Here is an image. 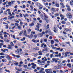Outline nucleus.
<instances>
[{
  "instance_id": "f257e3e1",
  "label": "nucleus",
  "mask_w": 73,
  "mask_h": 73,
  "mask_svg": "<svg viewBox=\"0 0 73 73\" xmlns=\"http://www.w3.org/2000/svg\"><path fill=\"white\" fill-rule=\"evenodd\" d=\"M44 16L42 15H41L40 17H41V18L43 20H45L46 21V23H48L49 21V20L48 19V16L45 13H44Z\"/></svg>"
},
{
  "instance_id": "f03ea898",
  "label": "nucleus",
  "mask_w": 73,
  "mask_h": 73,
  "mask_svg": "<svg viewBox=\"0 0 73 73\" xmlns=\"http://www.w3.org/2000/svg\"><path fill=\"white\" fill-rule=\"evenodd\" d=\"M24 35L26 36V37H29V38H31V37H33V35L32 34H31L30 36L29 35H27V33H26V30H25L24 31Z\"/></svg>"
},
{
  "instance_id": "7ed1b4c3",
  "label": "nucleus",
  "mask_w": 73,
  "mask_h": 73,
  "mask_svg": "<svg viewBox=\"0 0 73 73\" xmlns=\"http://www.w3.org/2000/svg\"><path fill=\"white\" fill-rule=\"evenodd\" d=\"M66 16L69 19H72V15L70 13H67L66 14Z\"/></svg>"
},
{
  "instance_id": "20e7f679",
  "label": "nucleus",
  "mask_w": 73,
  "mask_h": 73,
  "mask_svg": "<svg viewBox=\"0 0 73 73\" xmlns=\"http://www.w3.org/2000/svg\"><path fill=\"white\" fill-rule=\"evenodd\" d=\"M45 71L46 73H51L52 72V69H46L45 70Z\"/></svg>"
},
{
  "instance_id": "39448f33",
  "label": "nucleus",
  "mask_w": 73,
  "mask_h": 73,
  "mask_svg": "<svg viewBox=\"0 0 73 73\" xmlns=\"http://www.w3.org/2000/svg\"><path fill=\"white\" fill-rule=\"evenodd\" d=\"M31 65H32V68H33V69H35V66H36V64L33 63H31Z\"/></svg>"
},
{
  "instance_id": "423d86ee",
  "label": "nucleus",
  "mask_w": 73,
  "mask_h": 73,
  "mask_svg": "<svg viewBox=\"0 0 73 73\" xmlns=\"http://www.w3.org/2000/svg\"><path fill=\"white\" fill-rule=\"evenodd\" d=\"M23 15L24 16V18H25V20H27V18H26V17H29V15L27 14H23Z\"/></svg>"
},
{
  "instance_id": "0eeeda50",
  "label": "nucleus",
  "mask_w": 73,
  "mask_h": 73,
  "mask_svg": "<svg viewBox=\"0 0 73 73\" xmlns=\"http://www.w3.org/2000/svg\"><path fill=\"white\" fill-rule=\"evenodd\" d=\"M66 7L67 8V10H68V11H71V9L70 8V6L69 5H67L66 6Z\"/></svg>"
},
{
  "instance_id": "6e6552de",
  "label": "nucleus",
  "mask_w": 73,
  "mask_h": 73,
  "mask_svg": "<svg viewBox=\"0 0 73 73\" xmlns=\"http://www.w3.org/2000/svg\"><path fill=\"white\" fill-rule=\"evenodd\" d=\"M44 70V68H41L40 69V70L39 71V73H45V71H43Z\"/></svg>"
},
{
  "instance_id": "1a4fd4ad",
  "label": "nucleus",
  "mask_w": 73,
  "mask_h": 73,
  "mask_svg": "<svg viewBox=\"0 0 73 73\" xmlns=\"http://www.w3.org/2000/svg\"><path fill=\"white\" fill-rule=\"evenodd\" d=\"M6 12H8V15H10L11 13V12L10 11V9H7L6 10Z\"/></svg>"
},
{
  "instance_id": "9d476101",
  "label": "nucleus",
  "mask_w": 73,
  "mask_h": 73,
  "mask_svg": "<svg viewBox=\"0 0 73 73\" xmlns=\"http://www.w3.org/2000/svg\"><path fill=\"white\" fill-rule=\"evenodd\" d=\"M60 17H61V20H64V16L62 15L61 14L60 15Z\"/></svg>"
},
{
  "instance_id": "9b49d317",
  "label": "nucleus",
  "mask_w": 73,
  "mask_h": 73,
  "mask_svg": "<svg viewBox=\"0 0 73 73\" xmlns=\"http://www.w3.org/2000/svg\"><path fill=\"white\" fill-rule=\"evenodd\" d=\"M37 25H36V28H39V29L40 28V26H41V25L39 23H37Z\"/></svg>"
},
{
  "instance_id": "f8f14e48",
  "label": "nucleus",
  "mask_w": 73,
  "mask_h": 73,
  "mask_svg": "<svg viewBox=\"0 0 73 73\" xmlns=\"http://www.w3.org/2000/svg\"><path fill=\"white\" fill-rule=\"evenodd\" d=\"M44 49H43L42 50V52H44V51H46V52L47 51V48H44Z\"/></svg>"
},
{
  "instance_id": "ddd939ff",
  "label": "nucleus",
  "mask_w": 73,
  "mask_h": 73,
  "mask_svg": "<svg viewBox=\"0 0 73 73\" xmlns=\"http://www.w3.org/2000/svg\"><path fill=\"white\" fill-rule=\"evenodd\" d=\"M36 4L38 7H41V4H40L39 3H37V2L36 3Z\"/></svg>"
},
{
  "instance_id": "4468645a",
  "label": "nucleus",
  "mask_w": 73,
  "mask_h": 73,
  "mask_svg": "<svg viewBox=\"0 0 73 73\" xmlns=\"http://www.w3.org/2000/svg\"><path fill=\"white\" fill-rule=\"evenodd\" d=\"M7 60H8L9 61H11V59L9 57V55H7Z\"/></svg>"
},
{
  "instance_id": "2eb2a0df",
  "label": "nucleus",
  "mask_w": 73,
  "mask_h": 73,
  "mask_svg": "<svg viewBox=\"0 0 73 73\" xmlns=\"http://www.w3.org/2000/svg\"><path fill=\"white\" fill-rule=\"evenodd\" d=\"M38 55H39V56H41V55H42V52L41 51H38Z\"/></svg>"
},
{
  "instance_id": "dca6fc26",
  "label": "nucleus",
  "mask_w": 73,
  "mask_h": 73,
  "mask_svg": "<svg viewBox=\"0 0 73 73\" xmlns=\"http://www.w3.org/2000/svg\"><path fill=\"white\" fill-rule=\"evenodd\" d=\"M4 40L5 41L7 42H9V40H8L7 38H5Z\"/></svg>"
},
{
  "instance_id": "f3484780",
  "label": "nucleus",
  "mask_w": 73,
  "mask_h": 73,
  "mask_svg": "<svg viewBox=\"0 0 73 73\" xmlns=\"http://www.w3.org/2000/svg\"><path fill=\"white\" fill-rule=\"evenodd\" d=\"M51 10L52 11L54 12H56V9H55L52 8L51 9Z\"/></svg>"
},
{
  "instance_id": "a211bd4d",
  "label": "nucleus",
  "mask_w": 73,
  "mask_h": 73,
  "mask_svg": "<svg viewBox=\"0 0 73 73\" xmlns=\"http://www.w3.org/2000/svg\"><path fill=\"white\" fill-rule=\"evenodd\" d=\"M54 69H58L60 68V67H59V66H54Z\"/></svg>"
},
{
  "instance_id": "6ab92c4d",
  "label": "nucleus",
  "mask_w": 73,
  "mask_h": 73,
  "mask_svg": "<svg viewBox=\"0 0 73 73\" xmlns=\"http://www.w3.org/2000/svg\"><path fill=\"white\" fill-rule=\"evenodd\" d=\"M8 4L10 6V7L12 6V3H11V2H8Z\"/></svg>"
},
{
  "instance_id": "aec40b11",
  "label": "nucleus",
  "mask_w": 73,
  "mask_h": 73,
  "mask_svg": "<svg viewBox=\"0 0 73 73\" xmlns=\"http://www.w3.org/2000/svg\"><path fill=\"white\" fill-rule=\"evenodd\" d=\"M64 31L65 32H68V29L64 28Z\"/></svg>"
},
{
  "instance_id": "412c9836",
  "label": "nucleus",
  "mask_w": 73,
  "mask_h": 73,
  "mask_svg": "<svg viewBox=\"0 0 73 73\" xmlns=\"http://www.w3.org/2000/svg\"><path fill=\"white\" fill-rule=\"evenodd\" d=\"M32 41L35 43H37V42L36 41V40L35 39H33L32 40Z\"/></svg>"
},
{
  "instance_id": "4be33fe9",
  "label": "nucleus",
  "mask_w": 73,
  "mask_h": 73,
  "mask_svg": "<svg viewBox=\"0 0 73 73\" xmlns=\"http://www.w3.org/2000/svg\"><path fill=\"white\" fill-rule=\"evenodd\" d=\"M8 49H10L11 50H12V47H11V46L9 45L7 47Z\"/></svg>"
},
{
  "instance_id": "5701e85b",
  "label": "nucleus",
  "mask_w": 73,
  "mask_h": 73,
  "mask_svg": "<svg viewBox=\"0 0 73 73\" xmlns=\"http://www.w3.org/2000/svg\"><path fill=\"white\" fill-rule=\"evenodd\" d=\"M67 66H68L69 68H70L71 66V64H67Z\"/></svg>"
},
{
  "instance_id": "b1692460",
  "label": "nucleus",
  "mask_w": 73,
  "mask_h": 73,
  "mask_svg": "<svg viewBox=\"0 0 73 73\" xmlns=\"http://www.w3.org/2000/svg\"><path fill=\"white\" fill-rule=\"evenodd\" d=\"M38 35L39 36V37H42V34H41V33H39L38 34Z\"/></svg>"
},
{
  "instance_id": "393cba45",
  "label": "nucleus",
  "mask_w": 73,
  "mask_h": 73,
  "mask_svg": "<svg viewBox=\"0 0 73 73\" xmlns=\"http://www.w3.org/2000/svg\"><path fill=\"white\" fill-rule=\"evenodd\" d=\"M61 23L62 24H66V22L64 21H62L61 22Z\"/></svg>"
},
{
  "instance_id": "a878e982",
  "label": "nucleus",
  "mask_w": 73,
  "mask_h": 73,
  "mask_svg": "<svg viewBox=\"0 0 73 73\" xmlns=\"http://www.w3.org/2000/svg\"><path fill=\"white\" fill-rule=\"evenodd\" d=\"M70 5H73V1H70Z\"/></svg>"
},
{
  "instance_id": "bb28decb",
  "label": "nucleus",
  "mask_w": 73,
  "mask_h": 73,
  "mask_svg": "<svg viewBox=\"0 0 73 73\" xmlns=\"http://www.w3.org/2000/svg\"><path fill=\"white\" fill-rule=\"evenodd\" d=\"M34 25V23H32L30 25H29V26L30 27H32V26H33V25Z\"/></svg>"
},
{
  "instance_id": "cd10ccee",
  "label": "nucleus",
  "mask_w": 73,
  "mask_h": 73,
  "mask_svg": "<svg viewBox=\"0 0 73 73\" xmlns=\"http://www.w3.org/2000/svg\"><path fill=\"white\" fill-rule=\"evenodd\" d=\"M54 32H55V33H57V31H56V29H55V27H54Z\"/></svg>"
},
{
  "instance_id": "c85d7f7f",
  "label": "nucleus",
  "mask_w": 73,
  "mask_h": 73,
  "mask_svg": "<svg viewBox=\"0 0 73 73\" xmlns=\"http://www.w3.org/2000/svg\"><path fill=\"white\" fill-rule=\"evenodd\" d=\"M23 39H22L21 40V41H24V40H25V38L23 37Z\"/></svg>"
},
{
  "instance_id": "c756f323",
  "label": "nucleus",
  "mask_w": 73,
  "mask_h": 73,
  "mask_svg": "<svg viewBox=\"0 0 73 73\" xmlns=\"http://www.w3.org/2000/svg\"><path fill=\"white\" fill-rule=\"evenodd\" d=\"M60 49H61V48H57L56 47V50H60Z\"/></svg>"
},
{
  "instance_id": "7c9ffc66",
  "label": "nucleus",
  "mask_w": 73,
  "mask_h": 73,
  "mask_svg": "<svg viewBox=\"0 0 73 73\" xmlns=\"http://www.w3.org/2000/svg\"><path fill=\"white\" fill-rule=\"evenodd\" d=\"M62 65H63V64H60L59 65H58V66H59V68H61V66H62Z\"/></svg>"
},
{
  "instance_id": "2f4dec72",
  "label": "nucleus",
  "mask_w": 73,
  "mask_h": 73,
  "mask_svg": "<svg viewBox=\"0 0 73 73\" xmlns=\"http://www.w3.org/2000/svg\"><path fill=\"white\" fill-rule=\"evenodd\" d=\"M5 71L6 72H7L8 73H10V72H11L10 71H9V70H8L7 69H5Z\"/></svg>"
},
{
  "instance_id": "473e14b6",
  "label": "nucleus",
  "mask_w": 73,
  "mask_h": 73,
  "mask_svg": "<svg viewBox=\"0 0 73 73\" xmlns=\"http://www.w3.org/2000/svg\"><path fill=\"white\" fill-rule=\"evenodd\" d=\"M15 26H17V27H18V26H19V24L18 23H15Z\"/></svg>"
},
{
  "instance_id": "72a5a7b5",
  "label": "nucleus",
  "mask_w": 73,
  "mask_h": 73,
  "mask_svg": "<svg viewBox=\"0 0 73 73\" xmlns=\"http://www.w3.org/2000/svg\"><path fill=\"white\" fill-rule=\"evenodd\" d=\"M3 43H0V48H2L1 46H3Z\"/></svg>"
},
{
  "instance_id": "f704fd0d",
  "label": "nucleus",
  "mask_w": 73,
  "mask_h": 73,
  "mask_svg": "<svg viewBox=\"0 0 73 73\" xmlns=\"http://www.w3.org/2000/svg\"><path fill=\"white\" fill-rule=\"evenodd\" d=\"M0 56H4V55H5V54H4V53L2 52L1 53H0Z\"/></svg>"
},
{
  "instance_id": "c9c22d12",
  "label": "nucleus",
  "mask_w": 73,
  "mask_h": 73,
  "mask_svg": "<svg viewBox=\"0 0 73 73\" xmlns=\"http://www.w3.org/2000/svg\"><path fill=\"white\" fill-rule=\"evenodd\" d=\"M54 42L53 40H51V44H53V43H54Z\"/></svg>"
},
{
  "instance_id": "e433bc0d",
  "label": "nucleus",
  "mask_w": 73,
  "mask_h": 73,
  "mask_svg": "<svg viewBox=\"0 0 73 73\" xmlns=\"http://www.w3.org/2000/svg\"><path fill=\"white\" fill-rule=\"evenodd\" d=\"M56 59H57V58H54L52 59V60L53 61H55Z\"/></svg>"
},
{
  "instance_id": "4c0bfd02",
  "label": "nucleus",
  "mask_w": 73,
  "mask_h": 73,
  "mask_svg": "<svg viewBox=\"0 0 73 73\" xmlns=\"http://www.w3.org/2000/svg\"><path fill=\"white\" fill-rule=\"evenodd\" d=\"M41 34H42V36H43V35H45V32H44V31H43L41 33Z\"/></svg>"
},
{
  "instance_id": "58836bf2",
  "label": "nucleus",
  "mask_w": 73,
  "mask_h": 73,
  "mask_svg": "<svg viewBox=\"0 0 73 73\" xmlns=\"http://www.w3.org/2000/svg\"><path fill=\"white\" fill-rule=\"evenodd\" d=\"M12 36H13V38H14V39H16V38H15V36L14 35H11V36L12 37Z\"/></svg>"
},
{
  "instance_id": "ea45409f",
  "label": "nucleus",
  "mask_w": 73,
  "mask_h": 73,
  "mask_svg": "<svg viewBox=\"0 0 73 73\" xmlns=\"http://www.w3.org/2000/svg\"><path fill=\"white\" fill-rule=\"evenodd\" d=\"M56 5L57 7H60V5H59V4H58V3H56Z\"/></svg>"
},
{
  "instance_id": "a19ab883",
  "label": "nucleus",
  "mask_w": 73,
  "mask_h": 73,
  "mask_svg": "<svg viewBox=\"0 0 73 73\" xmlns=\"http://www.w3.org/2000/svg\"><path fill=\"white\" fill-rule=\"evenodd\" d=\"M7 11H5L4 12V15H7Z\"/></svg>"
},
{
  "instance_id": "79ce46f5",
  "label": "nucleus",
  "mask_w": 73,
  "mask_h": 73,
  "mask_svg": "<svg viewBox=\"0 0 73 73\" xmlns=\"http://www.w3.org/2000/svg\"><path fill=\"white\" fill-rule=\"evenodd\" d=\"M14 64L15 65H16V66H17V65H18V64H19V63L15 62L14 63Z\"/></svg>"
},
{
  "instance_id": "37998d69",
  "label": "nucleus",
  "mask_w": 73,
  "mask_h": 73,
  "mask_svg": "<svg viewBox=\"0 0 73 73\" xmlns=\"http://www.w3.org/2000/svg\"><path fill=\"white\" fill-rule=\"evenodd\" d=\"M41 7H40L39 8V9H42V8H43V6H42V5L41 6Z\"/></svg>"
},
{
  "instance_id": "c03bdc74",
  "label": "nucleus",
  "mask_w": 73,
  "mask_h": 73,
  "mask_svg": "<svg viewBox=\"0 0 73 73\" xmlns=\"http://www.w3.org/2000/svg\"><path fill=\"white\" fill-rule=\"evenodd\" d=\"M38 55V54L37 53H36V54H35L34 56L35 57H36Z\"/></svg>"
},
{
  "instance_id": "a18cd8bd",
  "label": "nucleus",
  "mask_w": 73,
  "mask_h": 73,
  "mask_svg": "<svg viewBox=\"0 0 73 73\" xmlns=\"http://www.w3.org/2000/svg\"><path fill=\"white\" fill-rule=\"evenodd\" d=\"M39 29L38 28H35V30H36V31H39Z\"/></svg>"
},
{
  "instance_id": "49530a36",
  "label": "nucleus",
  "mask_w": 73,
  "mask_h": 73,
  "mask_svg": "<svg viewBox=\"0 0 73 73\" xmlns=\"http://www.w3.org/2000/svg\"><path fill=\"white\" fill-rule=\"evenodd\" d=\"M55 15L56 16H59V14H58V13H55Z\"/></svg>"
},
{
  "instance_id": "de8ad7c7",
  "label": "nucleus",
  "mask_w": 73,
  "mask_h": 73,
  "mask_svg": "<svg viewBox=\"0 0 73 73\" xmlns=\"http://www.w3.org/2000/svg\"><path fill=\"white\" fill-rule=\"evenodd\" d=\"M11 46H14V44H13V43L12 42H11Z\"/></svg>"
},
{
  "instance_id": "09e8293b",
  "label": "nucleus",
  "mask_w": 73,
  "mask_h": 73,
  "mask_svg": "<svg viewBox=\"0 0 73 73\" xmlns=\"http://www.w3.org/2000/svg\"><path fill=\"white\" fill-rule=\"evenodd\" d=\"M18 28L19 29H21V27L20 26H18Z\"/></svg>"
},
{
  "instance_id": "8fccbe9b",
  "label": "nucleus",
  "mask_w": 73,
  "mask_h": 73,
  "mask_svg": "<svg viewBox=\"0 0 73 73\" xmlns=\"http://www.w3.org/2000/svg\"><path fill=\"white\" fill-rule=\"evenodd\" d=\"M70 53V52H65V54L67 55V54H69Z\"/></svg>"
},
{
  "instance_id": "3c124183",
  "label": "nucleus",
  "mask_w": 73,
  "mask_h": 73,
  "mask_svg": "<svg viewBox=\"0 0 73 73\" xmlns=\"http://www.w3.org/2000/svg\"><path fill=\"white\" fill-rule=\"evenodd\" d=\"M44 44H45L44 43H43L41 44V47L42 48L43 47V46L44 45Z\"/></svg>"
},
{
  "instance_id": "603ef678",
  "label": "nucleus",
  "mask_w": 73,
  "mask_h": 73,
  "mask_svg": "<svg viewBox=\"0 0 73 73\" xmlns=\"http://www.w3.org/2000/svg\"><path fill=\"white\" fill-rule=\"evenodd\" d=\"M58 57H60L61 56V53H59L58 54Z\"/></svg>"
},
{
  "instance_id": "864d4df0",
  "label": "nucleus",
  "mask_w": 73,
  "mask_h": 73,
  "mask_svg": "<svg viewBox=\"0 0 73 73\" xmlns=\"http://www.w3.org/2000/svg\"><path fill=\"white\" fill-rule=\"evenodd\" d=\"M23 62L22 61H21L20 62H19V64H21V65L22 64H23Z\"/></svg>"
},
{
  "instance_id": "5fc2aeb1",
  "label": "nucleus",
  "mask_w": 73,
  "mask_h": 73,
  "mask_svg": "<svg viewBox=\"0 0 73 73\" xmlns=\"http://www.w3.org/2000/svg\"><path fill=\"white\" fill-rule=\"evenodd\" d=\"M67 25H70V23H67L66 24Z\"/></svg>"
},
{
  "instance_id": "6e6d98bb",
  "label": "nucleus",
  "mask_w": 73,
  "mask_h": 73,
  "mask_svg": "<svg viewBox=\"0 0 73 73\" xmlns=\"http://www.w3.org/2000/svg\"><path fill=\"white\" fill-rule=\"evenodd\" d=\"M17 11V9H15L13 11V12H15L16 11Z\"/></svg>"
},
{
  "instance_id": "4d7b16f0",
  "label": "nucleus",
  "mask_w": 73,
  "mask_h": 73,
  "mask_svg": "<svg viewBox=\"0 0 73 73\" xmlns=\"http://www.w3.org/2000/svg\"><path fill=\"white\" fill-rule=\"evenodd\" d=\"M23 67H25V68H27V65H23Z\"/></svg>"
},
{
  "instance_id": "13d9d810",
  "label": "nucleus",
  "mask_w": 73,
  "mask_h": 73,
  "mask_svg": "<svg viewBox=\"0 0 73 73\" xmlns=\"http://www.w3.org/2000/svg\"><path fill=\"white\" fill-rule=\"evenodd\" d=\"M63 33L64 35H66V34H67V33L65 31H63Z\"/></svg>"
},
{
  "instance_id": "bf43d9fd",
  "label": "nucleus",
  "mask_w": 73,
  "mask_h": 73,
  "mask_svg": "<svg viewBox=\"0 0 73 73\" xmlns=\"http://www.w3.org/2000/svg\"><path fill=\"white\" fill-rule=\"evenodd\" d=\"M1 11H0V15L1 13H3V10H1Z\"/></svg>"
},
{
  "instance_id": "052dcab7",
  "label": "nucleus",
  "mask_w": 73,
  "mask_h": 73,
  "mask_svg": "<svg viewBox=\"0 0 73 73\" xmlns=\"http://www.w3.org/2000/svg\"><path fill=\"white\" fill-rule=\"evenodd\" d=\"M65 57V56H62L60 57V59H62V58H64Z\"/></svg>"
},
{
  "instance_id": "680f3d73",
  "label": "nucleus",
  "mask_w": 73,
  "mask_h": 73,
  "mask_svg": "<svg viewBox=\"0 0 73 73\" xmlns=\"http://www.w3.org/2000/svg\"><path fill=\"white\" fill-rule=\"evenodd\" d=\"M1 51H2V52H5V50H3L2 49H1Z\"/></svg>"
},
{
  "instance_id": "e2e57ef3",
  "label": "nucleus",
  "mask_w": 73,
  "mask_h": 73,
  "mask_svg": "<svg viewBox=\"0 0 73 73\" xmlns=\"http://www.w3.org/2000/svg\"><path fill=\"white\" fill-rule=\"evenodd\" d=\"M65 62H66V61L65 60H64L62 62V63H63V64H64Z\"/></svg>"
},
{
  "instance_id": "0e129e2a",
  "label": "nucleus",
  "mask_w": 73,
  "mask_h": 73,
  "mask_svg": "<svg viewBox=\"0 0 73 73\" xmlns=\"http://www.w3.org/2000/svg\"><path fill=\"white\" fill-rule=\"evenodd\" d=\"M50 56L51 58H52V57H53V54H51L50 55Z\"/></svg>"
},
{
  "instance_id": "69168bd1",
  "label": "nucleus",
  "mask_w": 73,
  "mask_h": 73,
  "mask_svg": "<svg viewBox=\"0 0 73 73\" xmlns=\"http://www.w3.org/2000/svg\"><path fill=\"white\" fill-rule=\"evenodd\" d=\"M4 37L5 38H6V37H7V35H6V34H5L4 35Z\"/></svg>"
},
{
  "instance_id": "338daca9",
  "label": "nucleus",
  "mask_w": 73,
  "mask_h": 73,
  "mask_svg": "<svg viewBox=\"0 0 73 73\" xmlns=\"http://www.w3.org/2000/svg\"><path fill=\"white\" fill-rule=\"evenodd\" d=\"M44 42H47V39H45L44 40Z\"/></svg>"
},
{
  "instance_id": "774afa93",
  "label": "nucleus",
  "mask_w": 73,
  "mask_h": 73,
  "mask_svg": "<svg viewBox=\"0 0 73 73\" xmlns=\"http://www.w3.org/2000/svg\"><path fill=\"white\" fill-rule=\"evenodd\" d=\"M34 37L35 38V39H36L37 38V35H34Z\"/></svg>"
}]
</instances>
